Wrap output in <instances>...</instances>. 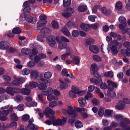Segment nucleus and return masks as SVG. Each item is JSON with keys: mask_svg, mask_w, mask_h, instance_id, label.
<instances>
[{"mask_svg": "<svg viewBox=\"0 0 130 130\" xmlns=\"http://www.w3.org/2000/svg\"><path fill=\"white\" fill-rule=\"evenodd\" d=\"M30 70L28 68L23 69L22 71V74L24 75H26L29 74L30 73Z\"/></svg>", "mask_w": 130, "mask_h": 130, "instance_id": "43", "label": "nucleus"}, {"mask_svg": "<svg viewBox=\"0 0 130 130\" xmlns=\"http://www.w3.org/2000/svg\"><path fill=\"white\" fill-rule=\"evenodd\" d=\"M122 8V5L121 2L120 1L117 2L115 5V9L117 11L121 10Z\"/></svg>", "mask_w": 130, "mask_h": 130, "instance_id": "30", "label": "nucleus"}, {"mask_svg": "<svg viewBox=\"0 0 130 130\" xmlns=\"http://www.w3.org/2000/svg\"><path fill=\"white\" fill-rule=\"evenodd\" d=\"M43 112L46 115L47 118L50 117L49 114H51L52 115H54L55 114L54 111L48 107H46L43 111Z\"/></svg>", "mask_w": 130, "mask_h": 130, "instance_id": "10", "label": "nucleus"}, {"mask_svg": "<svg viewBox=\"0 0 130 130\" xmlns=\"http://www.w3.org/2000/svg\"><path fill=\"white\" fill-rule=\"evenodd\" d=\"M93 59L97 62H99L102 60L101 58L99 56L96 55H94L93 56Z\"/></svg>", "mask_w": 130, "mask_h": 130, "instance_id": "55", "label": "nucleus"}, {"mask_svg": "<svg viewBox=\"0 0 130 130\" xmlns=\"http://www.w3.org/2000/svg\"><path fill=\"white\" fill-rule=\"evenodd\" d=\"M93 97L92 94L90 93L87 92L85 96V98L86 100H88Z\"/></svg>", "mask_w": 130, "mask_h": 130, "instance_id": "54", "label": "nucleus"}, {"mask_svg": "<svg viewBox=\"0 0 130 130\" xmlns=\"http://www.w3.org/2000/svg\"><path fill=\"white\" fill-rule=\"evenodd\" d=\"M119 22L121 24H124L125 25H126V19L125 17L123 16L120 17L118 19Z\"/></svg>", "mask_w": 130, "mask_h": 130, "instance_id": "36", "label": "nucleus"}, {"mask_svg": "<svg viewBox=\"0 0 130 130\" xmlns=\"http://www.w3.org/2000/svg\"><path fill=\"white\" fill-rule=\"evenodd\" d=\"M81 28L85 31H87L89 30V24L82 23L80 25Z\"/></svg>", "mask_w": 130, "mask_h": 130, "instance_id": "26", "label": "nucleus"}, {"mask_svg": "<svg viewBox=\"0 0 130 130\" xmlns=\"http://www.w3.org/2000/svg\"><path fill=\"white\" fill-rule=\"evenodd\" d=\"M57 42L58 43V48L60 50L65 49L67 46V42H69V40L66 37L61 36L60 37L58 36L56 38Z\"/></svg>", "mask_w": 130, "mask_h": 130, "instance_id": "1", "label": "nucleus"}, {"mask_svg": "<svg viewBox=\"0 0 130 130\" xmlns=\"http://www.w3.org/2000/svg\"><path fill=\"white\" fill-rule=\"evenodd\" d=\"M41 31L43 34L46 35L47 33L50 32V30L49 29L46 28L42 29Z\"/></svg>", "mask_w": 130, "mask_h": 130, "instance_id": "62", "label": "nucleus"}, {"mask_svg": "<svg viewBox=\"0 0 130 130\" xmlns=\"http://www.w3.org/2000/svg\"><path fill=\"white\" fill-rule=\"evenodd\" d=\"M27 66L28 67L33 68L35 66V63L32 61L30 60L27 63Z\"/></svg>", "mask_w": 130, "mask_h": 130, "instance_id": "47", "label": "nucleus"}, {"mask_svg": "<svg viewBox=\"0 0 130 130\" xmlns=\"http://www.w3.org/2000/svg\"><path fill=\"white\" fill-rule=\"evenodd\" d=\"M112 46H114L116 47L119 46V48H120L122 46V44L121 43L119 42L116 40H113L111 42Z\"/></svg>", "mask_w": 130, "mask_h": 130, "instance_id": "33", "label": "nucleus"}, {"mask_svg": "<svg viewBox=\"0 0 130 130\" xmlns=\"http://www.w3.org/2000/svg\"><path fill=\"white\" fill-rule=\"evenodd\" d=\"M60 84V88L61 89H65L67 88L69 86V85L65 83L63 81L61 80H59Z\"/></svg>", "mask_w": 130, "mask_h": 130, "instance_id": "25", "label": "nucleus"}, {"mask_svg": "<svg viewBox=\"0 0 130 130\" xmlns=\"http://www.w3.org/2000/svg\"><path fill=\"white\" fill-rule=\"evenodd\" d=\"M13 33L16 34H18L21 32V29L19 27L15 28L12 30Z\"/></svg>", "mask_w": 130, "mask_h": 130, "instance_id": "42", "label": "nucleus"}, {"mask_svg": "<svg viewBox=\"0 0 130 130\" xmlns=\"http://www.w3.org/2000/svg\"><path fill=\"white\" fill-rule=\"evenodd\" d=\"M38 83L35 82H30L28 85H25V87L27 88L32 89L35 88L38 85Z\"/></svg>", "mask_w": 130, "mask_h": 130, "instance_id": "20", "label": "nucleus"}, {"mask_svg": "<svg viewBox=\"0 0 130 130\" xmlns=\"http://www.w3.org/2000/svg\"><path fill=\"white\" fill-rule=\"evenodd\" d=\"M11 119L13 121H17L18 120V117L15 113H13L10 115Z\"/></svg>", "mask_w": 130, "mask_h": 130, "instance_id": "52", "label": "nucleus"}, {"mask_svg": "<svg viewBox=\"0 0 130 130\" xmlns=\"http://www.w3.org/2000/svg\"><path fill=\"white\" fill-rule=\"evenodd\" d=\"M24 17L26 21L28 22L31 23L33 20V18L31 16L28 15L25 16Z\"/></svg>", "mask_w": 130, "mask_h": 130, "instance_id": "60", "label": "nucleus"}, {"mask_svg": "<svg viewBox=\"0 0 130 130\" xmlns=\"http://www.w3.org/2000/svg\"><path fill=\"white\" fill-rule=\"evenodd\" d=\"M38 99L42 103L46 104H47V101H45L43 99V97L42 95L41 94H39L38 95Z\"/></svg>", "mask_w": 130, "mask_h": 130, "instance_id": "44", "label": "nucleus"}, {"mask_svg": "<svg viewBox=\"0 0 130 130\" xmlns=\"http://www.w3.org/2000/svg\"><path fill=\"white\" fill-rule=\"evenodd\" d=\"M57 102L55 101L51 102L49 103V106L50 107L54 108L57 106Z\"/></svg>", "mask_w": 130, "mask_h": 130, "instance_id": "45", "label": "nucleus"}, {"mask_svg": "<svg viewBox=\"0 0 130 130\" xmlns=\"http://www.w3.org/2000/svg\"><path fill=\"white\" fill-rule=\"evenodd\" d=\"M76 89L77 90L76 91L77 95L79 96H81L84 95L86 93V91L85 90L80 91L79 90V89L76 86Z\"/></svg>", "mask_w": 130, "mask_h": 130, "instance_id": "38", "label": "nucleus"}, {"mask_svg": "<svg viewBox=\"0 0 130 130\" xmlns=\"http://www.w3.org/2000/svg\"><path fill=\"white\" fill-rule=\"evenodd\" d=\"M62 32L66 36H69L70 34L68 29L65 27H64L61 30Z\"/></svg>", "mask_w": 130, "mask_h": 130, "instance_id": "39", "label": "nucleus"}, {"mask_svg": "<svg viewBox=\"0 0 130 130\" xmlns=\"http://www.w3.org/2000/svg\"><path fill=\"white\" fill-rule=\"evenodd\" d=\"M87 9V6L84 5H80L78 7V10L80 12H84Z\"/></svg>", "mask_w": 130, "mask_h": 130, "instance_id": "34", "label": "nucleus"}, {"mask_svg": "<svg viewBox=\"0 0 130 130\" xmlns=\"http://www.w3.org/2000/svg\"><path fill=\"white\" fill-rule=\"evenodd\" d=\"M23 97L20 95H17L14 98L15 101L17 102L20 101L23 99Z\"/></svg>", "mask_w": 130, "mask_h": 130, "instance_id": "56", "label": "nucleus"}, {"mask_svg": "<svg viewBox=\"0 0 130 130\" xmlns=\"http://www.w3.org/2000/svg\"><path fill=\"white\" fill-rule=\"evenodd\" d=\"M108 96L110 98H113L116 96V94L113 90H109L107 92Z\"/></svg>", "mask_w": 130, "mask_h": 130, "instance_id": "29", "label": "nucleus"}, {"mask_svg": "<svg viewBox=\"0 0 130 130\" xmlns=\"http://www.w3.org/2000/svg\"><path fill=\"white\" fill-rule=\"evenodd\" d=\"M24 8L23 11L29 13L30 12V8L29 7V3L27 2H25L23 4Z\"/></svg>", "mask_w": 130, "mask_h": 130, "instance_id": "23", "label": "nucleus"}, {"mask_svg": "<svg viewBox=\"0 0 130 130\" xmlns=\"http://www.w3.org/2000/svg\"><path fill=\"white\" fill-rule=\"evenodd\" d=\"M40 19L41 20L39 21L37 23L38 26H37V28L38 30H40V27L43 26L44 24H45L47 23L46 21H45L44 23V24L42 23L43 21L42 20H45L46 18V15H42L40 16Z\"/></svg>", "mask_w": 130, "mask_h": 130, "instance_id": "8", "label": "nucleus"}, {"mask_svg": "<svg viewBox=\"0 0 130 130\" xmlns=\"http://www.w3.org/2000/svg\"><path fill=\"white\" fill-rule=\"evenodd\" d=\"M79 33L78 30H74L72 31V35L73 37H76L78 36Z\"/></svg>", "mask_w": 130, "mask_h": 130, "instance_id": "59", "label": "nucleus"}, {"mask_svg": "<svg viewBox=\"0 0 130 130\" xmlns=\"http://www.w3.org/2000/svg\"><path fill=\"white\" fill-rule=\"evenodd\" d=\"M6 52L8 53H13L15 51V50L14 48L10 47L8 46V47L6 49Z\"/></svg>", "mask_w": 130, "mask_h": 130, "instance_id": "63", "label": "nucleus"}, {"mask_svg": "<svg viewBox=\"0 0 130 130\" xmlns=\"http://www.w3.org/2000/svg\"><path fill=\"white\" fill-rule=\"evenodd\" d=\"M99 25L98 24L94 23L91 24H89V28H92L94 29H96L98 28Z\"/></svg>", "mask_w": 130, "mask_h": 130, "instance_id": "53", "label": "nucleus"}, {"mask_svg": "<svg viewBox=\"0 0 130 130\" xmlns=\"http://www.w3.org/2000/svg\"><path fill=\"white\" fill-rule=\"evenodd\" d=\"M29 118V116L27 114H25L22 117V120L23 121H27Z\"/></svg>", "mask_w": 130, "mask_h": 130, "instance_id": "57", "label": "nucleus"}, {"mask_svg": "<svg viewBox=\"0 0 130 130\" xmlns=\"http://www.w3.org/2000/svg\"><path fill=\"white\" fill-rule=\"evenodd\" d=\"M13 77L15 80L12 82V84L16 86H19L21 84V83L19 81V78L15 75H14Z\"/></svg>", "mask_w": 130, "mask_h": 130, "instance_id": "18", "label": "nucleus"}, {"mask_svg": "<svg viewBox=\"0 0 130 130\" xmlns=\"http://www.w3.org/2000/svg\"><path fill=\"white\" fill-rule=\"evenodd\" d=\"M52 27L54 29H57L58 28V25L57 22L55 21H53L52 22Z\"/></svg>", "mask_w": 130, "mask_h": 130, "instance_id": "58", "label": "nucleus"}, {"mask_svg": "<svg viewBox=\"0 0 130 130\" xmlns=\"http://www.w3.org/2000/svg\"><path fill=\"white\" fill-rule=\"evenodd\" d=\"M98 66L95 63H93L91 65L90 68L91 73L92 74L94 75V76L97 73H95V72L98 71Z\"/></svg>", "mask_w": 130, "mask_h": 130, "instance_id": "16", "label": "nucleus"}, {"mask_svg": "<svg viewBox=\"0 0 130 130\" xmlns=\"http://www.w3.org/2000/svg\"><path fill=\"white\" fill-rule=\"evenodd\" d=\"M75 125L76 127L78 128L82 127L83 125L81 122L78 120H76L75 122Z\"/></svg>", "mask_w": 130, "mask_h": 130, "instance_id": "40", "label": "nucleus"}, {"mask_svg": "<svg viewBox=\"0 0 130 130\" xmlns=\"http://www.w3.org/2000/svg\"><path fill=\"white\" fill-rule=\"evenodd\" d=\"M52 94H48L47 96V99L49 101L54 100L57 101L59 99L57 96L52 95Z\"/></svg>", "mask_w": 130, "mask_h": 130, "instance_id": "24", "label": "nucleus"}, {"mask_svg": "<svg viewBox=\"0 0 130 130\" xmlns=\"http://www.w3.org/2000/svg\"><path fill=\"white\" fill-rule=\"evenodd\" d=\"M78 102L81 106L84 105L86 103V101L84 98L80 97L78 99Z\"/></svg>", "mask_w": 130, "mask_h": 130, "instance_id": "37", "label": "nucleus"}, {"mask_svg": "<svg viewBox=\"0 0 130 130\" xmlns=\"http://www.w3.org/2000/svg\"><path fill=\"white\" fill-rule=\"evenodd\" d=\"M46 39L45 35H40L37 37V40L41 42L44 41Z\"/></svg>", "mask_w": 130, "mask_h": 130, "instance_id": "46", "label": "nucleus"}, {"mask_svg": "<svg viewBox=\"0 0 130 130\" xmlns=\"http://www.w3.org/2000/svg\"><path fill=\"white\" fill-rule=\"evenodd\" d=\"M16 109L19 111H22L24 109L23 105L22 104H19L17 106Z\"/></svg>", "mask_w": 130, "mask_h": 130, "instance_id": "64", "label": "nucleus"}, {"mask_svg": "<svg viewBox=\"0 0 130 130\" xmlns=\"http://www.w3.org/2000/svg\"><path fill=\"white\" fill-rule=\"evenodd\" d=\"M70 58L72 59V62L75 64L77 65H79L80 63V59L78 56H73L71 55Z\"/></svg>", "mask_w": 130, "mask_h": 130, "instance_id": "17", "label": "nucleus"}, {"mask_svg": "<svg viewBox=\"0 0 130 130\" xmlns=\"http://www.w3.org/2000/svg\"><path fill=\"white\" fill-rule=\"evenodd\" d=\"M75 109L76 111L81 113V115L83 118H86L88 117L89 115L87 113L85 112H82V111H85L86 110L85 108L76 107Z\"/></svg>", "mask_w": 130, "mask_h": 130, "instance_id": "11", "label": "nucleus"}, {"mask_svg": "<svg viewBox=\"0 0 130 130\" xmlns=\"http://www.w3.org/2000/svg\"><path fill=\"white\" fill-rule=\"evenodd\" d=\"M104 75L107 77L112 78L113 76V74L112 71H109L108 72H105Z\"/></svg>", "mask_w": 130, "mask_h": 130, "instance_id": "41", "label": "nucleus"}, {"mask_svg": "<svg viewBox=\"0 0 130 130\" xmlns=\"http://www.w3.org/2000/svg\"><path fill=\"white\" fill-rule=\"evenodd\" d=\"M107 49L108 52L111 50V53L113 55L117 54L118 52V51L117 50V47H116L113 45L111 47V45L110 44H108Z\"/></svg>", "mask_w": 130, "mask_h": 130, "instance_id": "12", "label": "nucleus"}, {"mask_svg": "<svg viewBox=\"0 0 130 130\" xmlns=\"http://www.w3.org/2000/svg\"><path fill=\"white\" fill-rule=\"evenodd\" d=\"M107 82L108 84L107 88L109 90H113L114 88H117L118 86L116 83L110 80H107Z\"/></svg>", "mask_w": 130, "mask_h": 130, "instance_id": "13", "label": "nucleus"}, {"mask_svg": "<svg viewBox=\"0 0 130 130\" xmlns=\"http://www.w3.org/2000/svg\"><path fill=\"white\" fill-rule=\"evenodd\" d=\"M52 76V73L50 72H45L44 74V77L45 78L47 79L50 78Z\"/></svg>", "mask_w": 130, "mask_h": 130, "instance_id": "49", "label": "nucleus"}, {"mask_svg": "<svg viewBox=\"0 0 130 130\" xmlns=\"http://www.w3.org/2000/svg\"><path fill=\"white\" fill-rule=\"evenodd\" d=\"M95 77H96L97 79L96 80L94 78H91L90 79L91 82L97 85L100 86L101 88L103 89H105L107 87V86L105 83H102L100 76L98 74H96L95 75Z\"/></svg>", "mask_w": 130, "mask_h": 130, "instance_id": "2", "label": "nucleus"}, {"mask_svg": "<svg viewBox=\"0 0 130 130\" xmlns=\"http://www.w3.org/2000/svg\"><path fill=\"white\" fill-rule=\"evenodd\" d=\"M38 88L40 90H43L46 88L47 86L46 84L41 83L38 85Z\"/></svg>", "mask_w": 130, "mask_h": 130, "instance_id": "50", "label": "nucleus"}, {"mask_svg": "<svg viewBox=\"0 0 130 130\" xmlns=\"http://www.w3.org/2000/svg\"><path fill=\"white\" fill-rule=\"evenodd\" d=\"M115 120L119 122V125L123 127L126 124L130 123V121L127 119L124 118L121 115H116L114 117Z\"/></svg>", "mask_w": 130, "mask_h": 130, "instance_id": "3", "label": "nucleus"}, {"mask_svg": "<svg viewBox=\"0 0 130 130\" xmlns=\"http://www.w3.org/2000/svg\"><path fill=\"white\" fill-rule=\"evenodd\" d=\"M89 49L90 51L93 53L97 54L99 52V50L98 47L95 45H91L89 47Z\"/></svg>", "mask_w": 130, "mask_h": 130, "instance_id": "21", "label": "nucleus"}, {"mask_svg": "<svg viewBox=\"0 0 130 130\" xmlns=\"http://www.w3.org/2000/svg\"><path fill=\"white\" fill-rule=\"evenodd\" d=\"M125 106V104L123 101H120L119 102L116 106V108L117 109L121 110L123 109Z\"/></svg>", "mask_w": 130, "mask_h": 130, "instance_id": "19", "label": "nucleus"}, {"mask_svg": "<svg viewBox=\"0 0 130 130\" xmlns=\"http://www.w3.org/2000/svg\"><path fill=\"white\" fill-rule=\"evenodd\" d=\"M77 90L76 89V86H73L71 88V90L69 93V96L72 98H74L77 97Z\"/></svg>", "mask_w": 130, "mask_h": 130, "instance_id": "9", "label": "nucleus"}, {"mask_svg": "<svg viewBox=\"0 0 130 130\" xmlns=\"http://www.w3.org/2000/svg\"><path fill=\"white\" fill-rule=\"evenodd\" d=\"M76 107H75L74 109L75 110H73L71 106H69L67 110V113L69 115H72L73 117H75L78 115L77 111L75 109Z\"/></svg>", "mask_w": 130, "mask_h": 130, "instance_id": "14", "label": "nucleus"}, {"mask_svg": "<svg viewBox=\"0 0 130 130\" xmlns=\"http://www.w3.org/2000/svg\"><path fill=\"white\" fill-rule=\"evenodd\" d=\"M74 12V10L72 8H69L65 9L61 13V15L65 18L70 17Z\"/></svg>", "mask_w": 130, "mask_h": 130, "instance_id": "5", "label": "nucleus"}, {"mask_svg": "<svg viewBox=\"0 0 130 130\" xmlns=\"http://www.w3.org/2000/svg\"><path fill=\"white\" fill-rule=\"evenodd\" d=\"M101 12L104 14L108 15L111 13V11L109 9H107L105 7H103L101 9Z\"/></svg>", "mask_w": 130, "mask_h": 130, "instance_id": "27", "label": "nucleus"}, {"mask_svg": "<svg viewBox=\"0 0 130 130\" xmlns=\"http://www.w3.org/2000/svg\"><path fill=\"white\" fill-rule=\"evenodd\" d=\"M22 88L20 90V92L21 94L24 95H28L30 93V91L28 88Z\"/></svg>", "mask_w": 130, "mask_h": 130, "instance_id": "28", "label": "nucleus"}, {"mask_svg": "<svg viewBox=\"0 0 130 130\" xmlns=\"http://www.w3.org/2000/svg\"><path fill=\"white\" fill-rule=\"evenodd\" d=\"M104 109V108L103 107H100L98 112V115L102 117L103 115Z\"/></svg>", "mask_w": 130, "mask_h": 130, "instance_id": "48", "label": "nucleus"}, {"mask_svg": "<svg viewBox=\"0 0 130 130\" xmlns=\"http://www.w3.org/2000/svg\"><path fill=\"white\" fill-rule=\"evenodd\" d=\"M96 18V16L95 15H91L88 17L89 20L92 22H94L95 21V19Z\"/></svg>", "mask_w": 130, "mask_h": 130, "instance_id": "61", "label": "nucleus"}, {"mask_svg": "<svg viewBox=\"0 0 130 130\" xmlns=\"http://www.w3.org/2000/svg\"><path fill=\"white\" fill-rule=\"evenodd\" d=\"M13 110L12 107L11 106L9 109L2 111V115L3 116L0 118V120L2 121H5L7 119V116L10 112H12Z\"/></svg>", "mask_w": 130, "mask_h": 130, "instance_id": "6", "label": "nucleus"}, {"mask_svg": "<svg viewBox=\"0 0 130 130\" xmlns=\"http://www.w3.org/2000/svg\"><path fill=\"white\" fill-rule=\"evenodd\" d=\"M9 45L8 43L6 41H2L0 42V49H6Z\"/></svg>", "mask_w": 130, "mask_h": 130, "instance_id": "22", "label": "nucleus"}, {"mask_svg": "<svg viewBox=\"0 0 130 130\" xmlns=\"http://www.w3.org/2000/svg\"><path fill=\"white\" fill-rule=\"evenodd\" d=\"M67 120V118L63 117L62 120L58 119L55 121L53 122V124L54 126L63 125L66 123Z\"/></svg>", "mask_w": 130, "mask_h": 130, "instance_id": "7", "label": "nucleus"}, {"mask_svg": "<svg viewBox=\"0 0 130 130\" xmlns=\"http://www.w3.org/2000/svg\"><path fill=\"white\" fill-rule=\"evenodd\" d=\"M48 43L50 45L51 47L54 46L56 44L55 37L53 36H48L47 38Z\"/></svg>", "mask_w": 130, "mask_h": 130, "instance_id": "15", "label": "nucleus"}, {"mask_svg": "<svg viewBox=\"0 0 130 130\" xmlns=\"http://www.w3.org/2000/svg\"><path fill=\"white\" fill-rule=\"evenodd\" d=\"M38 76V72L36 70H33L32 71L31 73V76L32 78L36 79Z\"/></svg>", "mask_w": 130, "mask_h": 130, "instance_id": "32", "label": "nucleus"}, {"mask_svg": "<svg viewBox=\"0 0 130 130\" xmlns=\"http://www.w3.org/2000/svg\"><path fill=\"white\" fill-rule=\"evenodd\" d=\"M71 55V53L70 52H67L66 53L62 54L60 56V58L63 61H65L66 58L69 56Z\"/></svg>", "mask_w": 130, "mask_h": 130, "instance_id": "35", "label": "nucleus"}, {"mask_svg": "<svg viewBox=\"0 0 130 130\" xmlns=\"http://www.w3.org/2000/svg\"><path fill=\"white\" fill-rule=\"evenodd\" d=\"M86 43L88 44H92L95 42V40L91 38H88L86 41Z\"/></svg>", "mask_w": 130, "mask_h": 130, "instance_id": "51", "label": "nucleus"}, {"mask_svg": "<svg viewBox=\"0 0 130 130\" xmlns=\"http://www.w3.org/2000/svg\"><path fill=\"white\" fill-rule=\"evenodd\" d=\"M21 51L23 54L24 55L29 54L31 52V50L30 49L25 47L22 48Z\"/></svg>", "mask_w": 130, "mask_h": 130, "instance_id": "31", "label": "nucleus"}, {"mask_svg": "<svg viewBox=\"0 0 130 130\" xmlns=\"http://www.w3.org/2000/svg\"><path fill=\"white\" fill-rule=\"evenodd\" d=\"M20 89L17 87H12L10 86L7 87L6 92L11 96H13L14 93H18L20 92Z\"/></svg>", "mask_w": 130, "mask_h": 130, "instance_id": "4", "label": "nucleus"}]
</instances>
